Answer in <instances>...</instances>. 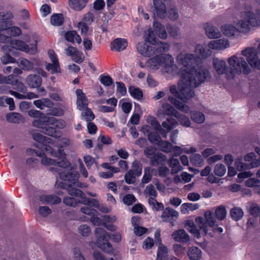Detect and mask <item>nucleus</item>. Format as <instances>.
<instances>
[{
  "instance_id": "9b49d317",
  "label": "nucleus",
  "mask_w": 260,
  "mask_h": 260,
  "mask_svg": "<svg viewBox=\"0 0 260 260\" xmlns=\"http://www.w3.org/2000/svg\"><path fill=\"white\" fill-rule=\"evenodd\" d=\"M173 62V58L170 55L167 54L165 56L155 55L146 61V65L150 69L156 70L161 65L167 67L171 66Z\"/></svg>"
},
{
  "instance_id": "f8f14e48",
  "label": "nucleus",
  "mask_w": 260,
  "mask_h": 260,
  "mask_svg": "<svg viewBox=\"0 0 260 260\" xmlns=\"http://www.w3.org/2000/svg\"><path fill=\"white\" fill-rule=\"evenodd\" d=\"M43 147L51 155L58 158L59 160H56L55 166L64 169L68 168L70 166V162L67 159L66 154L62 148H60L57 150H54L50 146L46 145H44Z\"/></svg>"
},
{
  "instance_id": "69168bd1",
  "label": "nucleus",
  "mask_w": 260,
  "mask_h": 260,
  "mask_svg": "<svg viewBox=\"0 0 260 260\" xmlns=\"http://www.w3.org/2000/svg\"><path fill=\"white\" fill-rule=\"evenodd\" d=\"M117 94L120 96L125 95L126 93V88L125 84L121 82H116Z\"/></svg>"
},
{
  "instance_id": "5701e85b",
  "label": "nucleus",
  "mask_w": 260,
  "mask_h": 260,
  "mask_svg": "<svg viewBox=\"0 0 260 260\" xmlns=\"http://www.w3.org/2000/svg\"><path fill=\"white\" fill-rule=\"evenodd\" d=\"M77 94V105L80 110H84L87 107V99L82 89H77L76 91Z\"/></svg>"
},
{
  "instance_id": "bf43d9fd",
  "label": "nucleus",
  "mask_w": 260,
  "mask_h": 260,
  "mask_svg": "<svg viewBox=\"0 0 260 260\" xmlns=\"http://www.w3.org/2000/svg\"><path fill=\"white\" fill-rule=\"evenodd\" d=\"M223 34L228 37L233 36L235 32V27L231 25L225 24L222 26Z\"/></svg>"
},
{
  "instance_id": "338daca9",
  "label": "nucleus",
  "mask_w": 260,
  "mask_h": 260,
  "mask_svg": "<svg viewBox=\"0 0 260 260\" xmlns=\"http://www.w3.org/2000/svg\"><path fill=\"white\" fill-rule=\"evenodd\" d=\"M20 67L24 70H31L34 68L32 62L25 58H22L20 62Z\"/></svg>"
},
{
  "instance_id": "4468645a",
  "label": "nucleus",
  "mask_w": 260,
  "mask_h": 260,
  "mask_svg": "<svg viewBox=\"0 0 260 260\" xmlns=\"http://www.w3.org/2000/svg\"><path fill=\"white\" fill-rule=\"evenodd\" d=\"M69 194L76 197H80L81 198L80 202L82 204L95 207H98L99 205V202L96 199L86 198L85 193L79 189L71 188L69 190Z\"/></svg>"
},
{
  "instance_id": "37998d69",
  "label": "nucleus",
  "mask_w": 260,
  "mask_h": 260,
  "mask_svg": "<svg viewBox=\"0 0 260 260\" xmlns=\"http://www.w3.org/2000/svg\"><path fill=\"white\" fill-rule=\"evenodd\" d=\"M128 91L130 95L134 99L137 100H140L142 99L143 94L142 91L140 88L131 86H129Z\"/></svg>"
},
{
  "instance_id": "3c124183",
  "label": "nucleus",
  "mask_w": 260,
  "mask_h": 260,
  "mask_svg": "<svg viewBox=\"0 0 260 260\" xmlns=\"http://www.w3.org/2000/svg\"><path fill=\"white\" fill-rule=\"evenodd\" d=\"M148 139L151 144L156 145L161 140L160 137L156 132H150L148 135Z\"/></svg>"
},
{
  "instance_id": "49530a36",
  "label": "nucleus",
  "mask_w": 260,
  "mask_h": 260,
  "mask_svg": "<svg viewBox=\"0 0 260 260\" xmlns=\"http://www.w3.org/2000/svg\"><path fill=\"white\" fill-rule=\"evenodd\" d=\"M175 117L177 119L180 124L186 127H189L190 125V121L189 118L186 115L180 113H177Z\"/></svg>"
},
{
  "instance_id": "4d7b16f0",
  "label": "nucleus",
  "mask_w": 260,
  "mask_h": 260,
  "mask_svg": "<svg viewBox=\"0 0 260 260\" xmlns=\"http://www.w3.org/2000/svg\"><path fill=\"white\" fill-rule=\"evenodd\" d=\"M130 170H133L134 173L137 177L140 176L142 174V165L139 161L135 160L132 163V169Z\"/></svg>"
},
{
  "instance_id": "8fccbe9b",
  "label": "nucleus",
  "mask_w": 260,
  "mask_h": 260,
  "mask_svg": "<svg viewBox=\"0 0 260 260\" xmlns=\"http://www.w3.org/2000/svg\"><path fill=\"white\" fill-rule=\"evenodd\" d=\"M160 149L166 153L170 152L172 151L173 146L172 144L167 141H162V140L157 145Z\"/></svg>"
},
{
  "instance_id": "20e7f679",
  "label": "nucleus",
  "mask_w": 260,
  "mask_h": 260,
  "mask_svg": "<svg viewBox=\"0 0 260 260\" xmlns=\"http://www.w3.org/2000/svg\"><path fill=\"white\" fill-rule=\"evenodd\" d=\"M228 61L231 67L230 69L227 67V70L224 73L228 79H234L236 74L240 75L242 73V69L245 75H248L251 72L250 68L243 57L233 55L229 58Z\"/></svg>"
},
{
  "instance_id": "a18cd8bd",
  "label": "nucleus",
  "mask_w": 260,
  "mask_h": 260,
  "mask_svg": "<svg viewBox=\"0 0 260 260\" xmlns=\"http://www.w3.org/2000/svg\"><path fill=\"white\" fill-rule=\"evenodd\" d=\"M190 161L195 166H201L204 164L202 156L198 153H193L190 157Z\"/></svg>"
},
{
  "instance_id": "aec40b11",
  "label": "nucleus",
  "mask_w": 260,
  "mask_h": 260,
  "mask_svg": "<svg viewBox=\"0 0 260 260\" xmlns=\"http://www.w3.org/2000/svg\"><path fill=\"white\" fill-rule=\"evenodd\" d=\"M154 7V16L161 19L165 18L166 14V7L165 4L161 0H153Z\"/></svg>"
},
{
  "instance_id": "a211bd4d",
  "label": "nucleus",
  "mask_w": 260,
  "mask_h": 260,
  "mask_svg": "<svg viewBox=\"0 0 260 260\" xmlns=\"http://www.w3.org/2000/svg\"><path fill=\"white\" fill-rule=\"evenodd\" d=\"M178 216L179 214L177 211L170 207H167L162 211L161 218L164 222H170L173 225Z\"/></svg>"
},
{
  "instance_id": "cd10ccee",
  "label": "nucleus",
  "mask_w": 260,
  "mask_h": 260,
  "mask_svg": "<svg viewBox=\"0 0 260 260\" xmlns=\"http://www.w3.org/2000/svg\"><path fill=\"white\" fill-rule=\"evenodd\" d=\"M11 82H10L13 87V89L19 92L25 93L27 88L24 84L18 79V77L16 75H10L9 77Z\"/></svg>"
},
{
  "instance_id": "b1692460",
  "label": "nucleus",
  "mask_w": 260,
  "mask_h": 260,
  "mask_svg": "<svg viewBox=\"0 0 260 260\" xmlns=\"http://www.w3.org/2000/svg\"><path fill=\"white\" fill-rule=\"evenodd\" d=\"M127 46V42L126 40L121 38H117L111 42L110 48L111 50L120 52L125 50Z\"/></svg>"
},
{
  "instance_id": "dca6fc26",
  "label": "nucleus",
  "mask_w": 260,
  "mask_h": 260,
  "mask_svg": "<svg viewBox=\"0 0 260 260\" xmlns=\"http://www.w3.org/2000/svg\"><path fill=\"white\" fill-rule=\"evenodd\" d=\"M38 126H34L35 127L40 128V132L45 135L52 137H59L60 135V132L59 130H57L56 128L53 126H50L51 123H39ZM51 125H52L51 124Z\"/></svg>"
},
{
  "instance_id": "9d476101",
  "label": "nucleus",
  "mask_w": 260,
  "mask_h": 260,
  "mask_svg": "<svg viewBox=\"0 0 260 260\" xmlns=\"http://www.w3.org/2000/svg\"><path fill=\"white\" fill-rule=\"evenodd\" d=\"M195 222L198 224L200 230L204 233V235L206 236L208 234L212 237L213 234L208 232V225L212 227L215 223V219L214 218L213 213L210 210L206 211L204 213V218L201 216H198L196 218Z\"/></svg>"
},
{
  "instance_id": "6ab92c4d",
  "label": "nucleus",
  "mask_w": 260,
  "mask_h": 260,
  "mask_svg": "<svg viewBox=\"0 0 260 260\" xmlns=\"http://www.w3.org/2000/svg\"><path fill=\"white\" fill-rule=\"evenodd\" d=\"M66 53L68 56H71L73 61L81 64L84 59L82 52L78 51L76 47L69 46L65 49Z\"/></svg>"
},
{
  "instance_id": "052dcab7",
  "label": "nucleus",
  "mask_w": 260,
  "mask_h": 260,
  "mask_svg": "<svg viewBox=\"0 0 260 260\" xmlns=\"http://www.w3.org/2000/svg\"><path fill=\"white\" fill-rule=\"evenodd\" d=\"M28 115L31 117L37 118V119L35 120L32 122V125L34 126V122L36 121L40 120L43 117H47L44 113L40 112V111L36 110H30L28 112Z\"/></svg>"
},
{
  "instance_id": "393cba45",
  "label": "nucleus",
  "mask_w": 260,
  "mask_h": 260,
  "mask_svg": "<svg viewBox=\"0 0 260 260\" xmlns=\"http://www.w3.org/2000/svg\"><path fill=\"white\" fill-rule=\"evenodd\" d=\"M138 51L143 56L150 57L153 55V48L152 46H149L144 42H139L137 45Z\"/></svg>"
},
{
  "instance_id": "c85d7f7f",
  "label": "nucleus",
  "mask_w": 260,
  "mask_h": 260,
  "mask_svg": "<svg viewBox=\"0 0 260 260\" xmlns=\"http://www.w3.org/2000/svg\"><path fill=\"white\" fill-rule=\"evenodd\" d=\"M2 17V19L0 21V27L3 30H8L11 25V20L13 18V15L11 12L7 11L3 14Z\"/></svg>"
},
{
  "instance_id": "de8ad7c7",
  "label": "nucleus",
  "mask_w": 260,
  "mask_h": 260,
  "mask_svg": "<svg viewBox=\"0 0 260 260\" xmlns=\"http://www.w3.org/2000/svg\"><path fill=\"white\" fill-rule=\"evenodd\" d=\"M168 248L165 245H160L157 251L156 257L158 258H162L167 260L168 257Z\"/></svg>"
},
{
  "instance_id": "603ef678",
  "label": "nucleus",
  "mask_w": 260,
  "mask_h": 260,
  "mask_svg": "<svg viewBox=\"0 0 260 260\" xmlns=\"http://www.w3.org/2000/svg\"><path fill=\"white\" fill-rule=\"evenodd\" d=\"M215 215L216 218L219 220L224 219L226 215V211L224 206H218L215 210Z\"/></svg>"
},
{
  "instance_id": "1a4fd4ad",
  "label": "nucleus",
  "mask_w": 260,
  "mask_h": 260,
  "mask_svg": "<svg viewBox=\"0 0 260 260\" xmlns=\"http://www.w3.org/2000/svg\"><path fill=\"white\" fill-rule=\"evenodd\" d=\"M256 156L254 152H250L246 154L244 157L245 161H250L249 164L244 163L242 161V157L236 158L234 162V165L236 169L239 171H245L260 166V159H256Z\"/></svg>"
},
{
  "instance_id": "bb28decb",
  "label": "nucleus",
  "mask_w": 260,
  "mask_h": 260,
  "mask_svg": "<svg viewBox=\"0 0 260 260\" xmlns=\"http://www.w3.org/2000/svg\"><path fill=\"white\" fill-rule=\"evenodd\" d=\"M26 81L30 88H35L41 86L42 79L38 75L30 74L26 77Z\"/></svg>"
},
{
  "instance_id": "0e129e2a",
  "label": "nucleus",
  "mask_w": 260,
  "mask_h": 260,
  "mask_svg": "<svg viewBox=\"0 0 260 260\" xmlns=\"http://www.w3.org/2000/svg\"><path fill=\"white\" fill-rule=\"evenodd\" d=\"M100 81L105 86H109L113 83L112 78L108 75H100Z\"/></svg>"
},
{
  "instance_id": "c9c22d12",
  "label": "nucleus",
  "mask_w": 260,
  "mask_h": 260,
  "mask_svg": "<svg viewBox=\"0 0 260 260\" xmlns=\"http://www.w3.org/2000/svg\"><path fill=\"white\" fill-rule=\"evenodd\" d=\"M64 37L68 42L71 43H74V40L78 44L81 43L82 41L81 38L75 30L67 31L65 34Z\"/></svg>"
},
{
  "instance_id": "864d4df0",
  "label": "nucleus",
  "mask_w": 260,
  "mask_h": 260,
  "mask_svg": "<svg viewBox=\"0 0 260 260\" xmlns=\"http://www.w3.org/2000/svg\"><path fill=\"white\" fill-rule=\"evenodd\" d=\"M148 203L150 206H152L153 208L157 211H159L164 210V205L152 197H149L148 199Z\"/></svg>"
},
{
  "instance_id": "4c0bfd02",
  "label": "nucleus",
  "mask_w": 260,
  "mask_h": 260,
  "mask_svg": "<svg viewBox=\"0 0 260 260\" xmlns=\"http://www.w3.org/2000/svg\"><path fill=\"white\" fill-rule=\"evenodd\" d=\"M187 255L190 260H199L201 258V250L197 247H192L187 251Z\"/></svg>"
},
{
  "instance_id": "f704fd0d",
  "label": "nucleus",
  "mask_w": 260,
  "mask_h": 260,
  "mask_svg": "<svg viewBox=\"0 0 260 260\" xmlns=\"http://www.w3.org/2000/svg\"><path fill=\"white\" fill-rule=\"evenodd\" d=\"M64 17L62 13H53L50 17V23L55 26H60L63 24Z\"/></svg>"
},
{
  "instance_id": "72a5a7b5",
  "label": "nucleus",
  "mask_w": 260,
  "mask_h": 260,
  "mask_svg": "<svg viewBox=\"0 0 260 260\" xmlns=\"http://www.w3.org/2000/svg\"><path fill=\"white\" fill-rule=\"evenodd\" d=\"M154 32L159 38L165 39L167 37V33L165 26L157 21H154L153 24Z\"/></svg>"
},
{
  "instance_id": "ea45409f",
  "label": "nucleus",
  "mask_w": 260,
  "mask_h": 260,
  "mask_svg": "<svg viewBox=\"0 0 260 260\" xmlns=\"http://www.w3.org/2000/svg\"><path fill=\"white\" fill-rule=\"evenodd\" d=\"M34 104L38 108L43 110L44 107L50 108L53 106V103L49 99H42L35 100Z\"/></svg>"
},
{
  "instance_id": "a878e982",
  "label": "nucleus",
  "mask_w": 260,
  "mask_h": 260,
  "mask_svg": "<svg viewBox=\"0 0 260 260\" xmlns=\"http://www.w3.org/2000/svg\"><path fill=\"white\" fill-rule=\"evenodd\" d=\"M153 48V55H159L163 56L162 54L168 51L170 49V45L168 43L162 42H157L154 45L152 46Z\"/></svg>"
},
{
  "instance_id": "13d9d810",
  "label": "nucleus",
  "mask_w": 260,
  "mask_h": 260,
  "mask_svg": "<svg viewBox=\"0 0 260 260\" xmlns=\"http://www.w3.org/2000/svg\"><path fill=\"white\" fill-rule=\"evenodd\" d=\"M21 115L17 113H12L8 114L6 116V119L8 122L18 123L21 118Z\"/></svg>"
},
{
  "instance_id": "412c9836",
  "label": "nucleus",
  "mask_w": 260,
  "mask_h": 260,
  "mask_svg": "<svg viewBox=\"0 0 260 260\" xmlns=\"http://www.w3.org/2000/svg\"><path fill=\"white\" fill-rule=\"evenodd\" d=\"M172 237L176 242L186 243L189 241V236L183 229L175 231L172 234Z\"/></svg>"
},
{
  "instance_id": "e433bc0d",
  "label": "nucleus",
  "mask_w": 260,
  "mask_h": 260,
  "mask_svg": "<svg viewBox=\"0 0 260 260\" xmlns=\"http://www.w3.org/2000/svg\"><path fill=\"white\" fill-rule=\"evenodd\" d=\"M88 0H70V7L76 10L80 11L86 7Z\"/></svg>"
},
{
  "instance_id": "09e8293b",
  "label": "nucleus",
  "mask_w": 260,
  "mask_h": 260,
  "mask_svg": "<svg viewBox=\"0 0 260 260\" xmlns=\"http://www.w3.org/2000/svg\"><path fill=\"white\" fill-rule=\"evenodd\" d=\"M46 69L50 71L52 74L61 72L59 62H53L52 63H48L46 65Z\"/></svg>"
},
{
  "instance_id": "e2e57ef3",
  "label": "nucleus",
  "mask_w": 260,
  "mask_h": 260,
  "mask_svg": "<svg viewBox=\"0 0 260 260\" xmlns=\"http://www.w3.org/2000/svg\"><path fill=\"white\" fill-rule=\"evenodd\" d=\"M133 170H129L124 176V179L125 182L128 184H131L135 182L136 180V176H137L134 173Z\"/></svg>"
},
{
  "instance_id": "c03bdc74",
  "label": "nucleus",
  "mask_w": 260,
  "mask_h": 260,
  "mask_svg": "<svg viewBox=\"0 0 260 260\" xmlns=\"http://www.w3.org/2000/svg\"><path fill=\"white\" fill-rule=\"evenodd\" d=\"M190 117L191 120L199 124L203 123L205 121L204 114L199 111H193L191 113Z\"/></svg>"
},
{
  "instance_id": "2eb2a0df",
  "label": "nucleus",
  "mask_w": 260,
  "mask_h": 260,
  "mask_svg": "<svg viewBox=\"0 0 260 260\" xmlns=\"http://www.w3.org/2000/svg\"><path fill=\"white\" fill-rule=\"evenodd\" d=\"M12 44L16 49L24 51L30 54H34L37 52V42L34 44L30 45V46H29L22 41L15 40L12 42Z\"/></svg>"
},
{
  "instance_id": "f257e3e1",
  "label": "nucleus",
  "mask_w": 260,
  "mask_h": 260,
  "mask_svg": "<svg viewBox=\"0 0 260 260\" xmlns=\"http://www.w3.org/2000/svg\"><path fill=\"white\" fill-rule=\"evenodd\" d=\"M182 67L178 74L181 76L182 70H185L190 74L191 79L197 82L196 85H200L210 78L209 70L202 64L200 59L192 54H185L184 55H179L177 58Z\"/></svg>"
},
{
  "instance_id": "423d86ee",
  "label": "nucleus",
  "mask_w": 260,
  "mask_h": 260,
  "mask_svg": "<svg viewBox=\"0 0 260 260\" xmlns=\"http://www.w3.org/2000/svg\"><path fill=\"white\" fill-rule=\"evenodd\" d=\"M147 121L165 138H167V133L178 125V122L175 119L169 118L162 122L161 125L162 127H161L156 118L151 115H149L147 117Z\"/></svg>"
},
{
  "instance_id": "f3484780",
  "label": "nucleus",
  "mask_w": 260,
  "mask_h": 260,
  "mask_svg": "<svg viewBox=\"0 0 260 260\" xmlns=\"http://www.w3.org/2000/svg\"><path fill=\"white\" fill-rule=\"evenodd\" d=\"M50 123L52 124H55V126L62 129L66 126L65 121L62 119L57 120L53 117H45L41 118L40 120L36 121L34 122V126H38L39 123Z\"/></svg>"
},
{
  "instance_id": "6e6552de",
  "label": "nucleus",
  "mask_w": 260,
  "mask_h": 260,
  "mask_svg": "<svg viewBox=\"0 0 260 260\" xmlns=\"http://www.w3.org/2000/svg\"><path fill=\"white\" fill-rule=\"evenodd\" d=\"M240 30L247 32L250 30L249 25L258 26L260 25V10L256 9L255 13L251 11L245 12L244 20L239 21Z\"/></svg>"
},
{
  "instance_id": "774afa93",
  "label": "nucleus",
  "mask_w": 260,
  "mask_h": 260,
  "mask_svg": "<svg viewBox=\"0 0 260 260\" xmlns=\"http://www.w3.org/2000/svg\"><path fill=\"white\" fill-rule=\"evenodd\" d=\"M156 148L153 146H147L144 150V154L147 158L151 159L156 153Z\"/></svg>"
},
{
  "instance_id": "6e6d98bb",
  "label": "nucleus",
  "mask_w": 260,
  "mask_h": 260,
  "mask_svg": "<svg viewBox=\"0 0 260 260\" xmlns=\"http://www.w3.org/2000/svg\"><path fill=\"white\" fill-rule=\"evenodd\" d=\"M226 172V168L222 164H216L214 169V173L216 176L222 177Z\"/></svg>"
},
{
  "instance_id": "58836bf2",
  "label": "nucleus",
  "mask_w": 260,
  "mask_h": 260,
  "mask_svg": "<svg viewBox=\"0 0 260 260\" xmlns=\"http://www.w3.org/2000/svg\"><path fill=\"white\" fill-rule=\"evenodd\" d=\"M170 167L172 168L171 174L172 175L177 174L182 169L179 161L177 158H172L170 159L168 162Z\"/></svg>"
},
{
  "instance_id": "5fc2aeb1",
  "label": "nucleus",
  "mask_w": 260,
  "mask_h": 260,
  "mask_svg": "<svg viewBox=\"0 0 260 260\" xmlns=\"http://www.w3.org/2000/svg\"><path fill=\"white\" fill-rule=\"evenodd\" d=\"M48 110L46 111V114L55 116H61L64 114L63 110L60 108L53 107L48 108Z\"/></svg>"
},
{
  "instance_id": "a19ab883",
  "label": "nucleus",
  "mask_w": 260,
  "mask_h": 260,
  "mask_svg": "<svg viewBox=\"0 0 260 260\" xmlns=\"http://www.w3.org/2000/svg\"><path fill=\"white\" fill-rule=\"evenodd\" d=\"M196 52L203 58H206L211 54L210 50L207 47L197 44L195 48Z\"/></svg>"
},
{
  "instance_id": "0eeeda50",
  "label": "nucleus",
  "mask_w": 260,
  "mask_h": 260,
  "mask_svg": "<svg viewBox=\"0 0 260 260\" xmlns=\"http://www.w3.org/2000/svg\"><path fill=\"white\" fill-rule=\"evenodd\" d=\"M147 121L165 138H167V133L178 125V122L175 119L169 118L162 122L161 125L162 127H161L156 118L151 115H149L147 117Z\"/></svg>"
},
{
  "instance_id": "f03ea898",
  "label": "nucleus",
  "mask_w": 260,
  "mask_h": 260,
  "mask_svg": "<svg viewBox=\"0 0 260 260\" xmlns=\"http://www.w3.org/2000/svg\"><path fill=\"white\" fill-rule=\"evenodd\" d=\"M190 74L185 70L181 72V82L179 83V91L177 90L175 85L170 87V92L177 99L184 103H187L188 100L194 96L193 88L198 87L197 84L193 80L191 79Z\"/></svg>"
},
{
  "instance_id": "680f3d73",
  "label": "nucleus",
  "mask_w": 260,
  "mask_h": 260,
  "mask_svg": "<svg viewBox=\"0 0 260 260\" xmlns=\"http://www.w3.org/2000/svg\"><path fill=\"white\" fill-rule=\"evenodd\" d=\"M63 202L64 204L71 207H75L79 203H81L80 200H78L73 197H66L63 198Z\"/></svg>"
},
{
  "instance_id": "2f4dec72",
  "label": "nucleus",
  "mask_w": 260,
  "mask_h": 260,
  "mask_svg": "<svg viewBox=\"0 0 260 260\" xmlns=\"http://www.w3.org/2000/svg\"><path fill=\"white\" fill-rule=\"evenodd\" d=\"M39 200L43 203L53 205L58 204L61 201V200L59 197L54 194H42L40 196Z\"/></svg>"
},
{
  "instance_id": "ddd939ff",
  "label": "nucleus",
  "mask_w": 260,
  "mask_h": 260,
  "mask_svg": "<svg viewBox=\"0 0 260 260\" xmlns=\"http://www.w3.org/2000/svg\"><path fill=\"white\" fill-rule=\"evenodd\" d=\"M32 138L35 141L40 143L41 145V150H34L35 154L42 158L46 157V154L44 151L50 154L43 147L44 145L49 146L48 144L52 143V139L50 138L44 136L38 133H35L32 134Z\"/></svg>"
},
{
  "instance_id": "473e14b6",
  "label": "nucleus",
  "mask_w": 260,
  "mask_h": 260,
  "mask_svg": "<svg viewBox=\"0 0 260 260\" xmlns=\"http://www.w3.org/2000/svg\"><path fill=\"white\" fill-rule=\"evenodd\" d=\"M167 162V157L165 155L160 153L155 154L150 159V164L152 166L156 167L160 165L165 166Z\"/></svg>"
},
{
  "instance_id": "7ed1b4c3",
  "label": "nucleus",
  "mask_w": 260,
  "mask_h": 260,
  "mask_svg": "<svg viewBox=\"0 0 260 260\" xmlns=\"http://www.w3.org/2000/svg\"><path fill=\"white\" fill-rule=\"evenodd\" d=\"M94 232L97 238L96 244L98 247L107 253L113 251V248L109 242L110 240L117 243L121 240V235L119 233L112 234L101 228H96Z\"/></svg>"
},
{
  "instance_id": "7c9ffc66",
  "label": "nucleus",
  "mask_w": 260,
  "mask_h": 260,
  "mask_svg": "<svg viewBox=\"0 0 260 260\" xmlns=\"http://www.w3.org/2000/svg\"><path fill=\"white\" fill-rule=\"evenodd\" d=\"M205 30L207 36L210 39L219 38L220 36V32L218 29L209 23L205 24Z\"/></svg>"
},
{
  "instance_id": "39448f33",
  "label": "nucleus",
  "mask_w": 260,
  "mask_h": 260,
  "mask_svg": "<svg viewBox=\"0 0 260 260\" xmlns=\"http://www.w3.org/2000/svg\"><path fill=\"white\" fill-rule=\"evenodd\" d=\"M50 170L52 172H57L60 179L63 181L58 184V187L67 189L69 193L71 188L78 189L73 187V184L76 183L79 177V174L78 172L68 170L60 171L59 169L55 167L51 168Z\"/></svg>"
},
{
  "instance_id": "c756f323",
  "label": "nucleus",
  "mask_w": 260,
  "mask_h": 260,
  "mask_svg": "<svg viewBox=\"0 0 260 260\" xmlns=\"http://www.w3.org/2000/svg\"><path fill=\"white\" fill-rule=\"evenodd\" d=\"M212 63L214 69L219 75H223L226 72L227 67L224 60L214 58Z\"/></svg>"
},
{
  "instance_id": "79ce46f5",
  "label": "nucleus",
  "mask_w": 260,
  "mask_h": 260,
  "mask_svg": "<svg viewBox=\"0 0 260 260\" xmlns=\"http://www.w3.org/2000/svg\"><path fill=\"white\" fill-rule=\"evenodd\" d=\"M230 214L233 219L235 221H238L243 217L244 213L241 208L234 207L231 210Z\"/></svg>"
},
{
  "instance_id": "4be33fe9",
  "label": "nucleus",
  "mask_w": 260,
  "mask_h": 260,
  "mask_svg": "<svg viewBox=\"0 0 260 260\" xmlns=\"http://www.w3.org/2000/svg\"><path fill=\"white\" fill-rule=\"evenodd\" d=\"M208 46L210 49L222 50L229 47L230 44L227 39H220L210 41Z\"/></svg>"
}]
</instances>
